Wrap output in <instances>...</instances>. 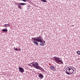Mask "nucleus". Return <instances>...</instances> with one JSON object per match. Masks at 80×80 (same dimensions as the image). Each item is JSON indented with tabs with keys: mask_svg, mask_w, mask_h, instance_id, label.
I'll list each match as a JSON object with an SVG mask.
<instances>
[{
	"mask_svg": "<svg viewBox=\"0 0 80 80\" xmlns=\"http://www.w3.org/2000/svg\"><path fill=\"white\" fill-rule=\"evenodd\" d=\"M72 26H74V25H73Z\"/></svg>",
	"mask_w": 80,
	"mask_h": 80,
	"instance_id": "nucleus-29",
	"label": "nucleus"
},
{
	"mask_svg": "<svg viewBox=\"0 0 80 80\" xmlns=\"http://www.w3.org/2000/svg\"><path fill=\"white\" fill-rule=\"evenodd\" d=\"M10 24H4L3 26V27H10Z\"/></svg>",
	"mask_w": 80,
	"mask_h": 80,
	"instance_id": "nucleus-10",
	"label": "nucleus"
},
{
	"mask_svg": "<svg viewBox=\"0 0 80 80\" xmlns=\"http://www.w3.org/2000/svg\"><path fill=\"white\" fill-rule=\"evenodd\" d=\"M69 22V21H68V22Z\"/></svg>",
	"mask_w": 80,
	"mask_h": 80,
	"instance_id": "nucleus-28",
	"label": "nucleus"
},
{
	"mask_svg": "<svg viewBox=\"0 0 80 80\" xmlns=\"http://www.w3.org/2000/svg\"><path fill=\"white\" fill-rule=\"evenodd\" d=\"M34 68L38 70H41L42 68L40 66H36Z\"/></svg>",
	"mask_w": 80,
	"mask_h": 80,
	"instance_id": "nucleus-6",
	"label": "nucleus"
},
{
	"mask_svg": "<svg viewBox=\"0 0 80 80\" xmlns=\"http://www.w3.org/2000/svg\"><path fill=\"white\" fill-rule=\"evenodd\" d=\"M77 53L78 55H80V51H77Z\"/></svg>",
	"mask_w": 80,
	"mask_h": 80,
	"instance_id": "nucleus-19",
	"label": "nucleus"
},
{
	"mask_svg": "<svg viewBox=\"0 0 80 80\" xmlns=\"http://www.w3.org/2000/svg\"><path fill=\"white\" fill-rule=\"evenodd\" d=\"M34 64H33V62H32L30 64H29V66H32L33 67V65Z\"/></svg>",
	"mask_w": 80,
	"mask_h": 80,
	"instance_id": "nucleus-16",
	"label": "nucleus"
},
{
	"mask_svg": "<svg viewBox=\"0 0 80 80\" xmlns=\"http://www.w3.org/2000/svg\"><path fill=\"white\" fill-rule=\"evenodd\" d=\"M31 65H32V64H31Z\"/></svg>",
	"mask_w": 80,
	"mask_h": 80,
	"instance_id": "nucleus-30",
	"label": "nucleus"
},
{
	"mask_svg": "<svg viewBox=\"0 0 80 80\" xmlns=\"http://www.w3.org/2000/svg\"><path fill=\"white\" fill-rule=\"evenodd\" d=\"M38 74H39V75H38V77H39V78H40L41 79L43 78L44 76L43 74H41L40 73H38Z\"/></svg>",
	"mask_w": 80,
	"mask_h": 80,
	"instance_id": "nucleus-5",
	"label": "nucleus"
},
{
	"mask_svg": "<svg viewBox=\"0 0 80 80\" xmlns=\"http://www.w3.org/2000/svg\"><path fill=\"white\" fill-rule=\"evenodd\" d=\"M39 64H38V63L37 62H36L33 65V67L34 68L36 66H38Z\"/></svg>",
	"mask_w": 80,
	"mask_h": 80,
	"instance_id": "nucleus-9",
	"label": "nucleus"
},
{
	"mask_svg": "<svg viewBox=\"0 0 80 80\" xmlns=\"http://www.w3.org/2000/svg\"><path fill=\"white\" fill-rule=\"evenodd\" d=\"M34 41H33V43H34V44H35V45H38V43L37 42V41H36V40Z\"/></svg>",
	"mask_w": 80,
	"mask_h": 80,
	"instance_id": "nucleus-13",
	"label": "nucleus"
},
{
	"mask_svg": "<svg viewBox=\"0 0 80 80\" xmlns=\"http://www.w3.org/2000/svg\"><path fill=\"white\" fill-rule=\"evenodd\" d=\"M41 43H42V46H43V45H45V44L43 42V41L42 42H41Z\"/></svg>",
	"mask_w": 80,
	"mask_h": 80,
	"instance_id": "nucleus-20",
	"label": "nucleus"
},
{
	"mask_svg": "<svg viewBox=\"0 0 80 80\" xmlns=\"http://www.w3.org/2000/svg\"><path fill=\"white\" fill-rule=\"evenodd\" d=\"M50 67L51 70H53V71H56V69H55V67H54V66H50Z\"/></svg>",
	"mask_w": 80,
	"mask_h": 80,
	"instance_id": "nucleus-7",
	"label": "nucleus"
},
{
	"mask_svg": "<svg viewBox=\"0 0 80 80\" xmlns=\"http://www.w3.org/2000/svg\"><path fill=\"white\" fill-rule=\"evenodd\" d=\"M71 70V69L70 68V67H67V68H66V71H70Z\"/></svg>",
	"mask_w": 80,
	"mask_h": 80,
	"instance_id": "nucleus-12",
	"label": "nucleus"
},
{
	"mask_svg": "<svg viewBox=\"0 0 80 80\" xmlns=\"http://www.w3.org/2000/svg\"><path fill=\"white\" fill-rule=\"evenodd\" d=\"M43 42L44 43H45V41H43Z\"/></svg>",
	"mask_w": 80,
	"mask_h": 80,
	"instance_id": "nucleus-26",
	"label": "nucleus"
},
{
	"mask_svg": "<svg viewBox=\"0 0 80 80\" xmlns=\"http://www.w3.org/2000/svg\"><path fill=\"white\" fill-rule=\"evenodd\" d=\"M33 38H32V40H35V39H33Z\"/></svg>",
	"mask_w": 80,
	"mask_h": 80,
	"instance_id": "nucleus-25",
	"label": "nucleus"
},
{
	"mask_svg": "<svg viewBox=\"0 0 80 80\" xmlns=\"http://www.w3.org/2000/svg\"><path fill=\"white\" fill-rule=\"evenodd\" d=\"M72 67H70V68L71 69V70H72V74L73 73V72H74V70H73V68Z\"/></svg>",
	"mask_w": 80,
	"mask_h": 80,
	"instance_id": "nucleus-14",
	"label": "nucleus"
},
{
	"mask_svg": "<svg viewBox=\"0 0 80 80\" xmlns=\"http://www.w3.org/2000/svg\"><path fill=\"white\" fill-rule=\"evenodd\" d=\"M18 50V51H20V50H21V49H20V48H19Z\"/></svg>",
	"mask_w": 80,
	"mask_h": 80,
	"instance_id": "nucleus-24",
	"label": "nucleus"
},
{
	"mask_svg": "<svg viewBox=\"0 0 80 80\" xmlns=\"http://www.w3.org/2000/svg\"><path fill=\"white\" fill-rule=\"evenodd\" d=\"M41 1L43 2H47V1L46 0H41Z\"/></svg>",
	"mask_w": 80,
	"mask_h": 80,
	"instance_id": "nucleus-18",
	"label": "nucleus"
},
{
	"mask_svg": "<svg viewBox=\"0 0 80 80\" xmlns=\"http://www.w3.org/2000/svg\"><path fill=\"white\" fill-rule=\"evenodd\" d=\"M18 70H19L20 73H23V72H24V69H23V68H22L21 67L19 66Z\"/></svg>",
	"mask_w": 80,
	"mask_h": 80,
	"instance_id": "nucleus-4",
	"label": "nucleus"
},
{
	"mask_svg": "<svg viewBox=\"0 0 80 80\" xmlns=\"http://www.w3.org/2000/svg\"><path fill=\"white\" fill-rule=\"evenodd\" d=\"M14 49L15 50H16V51H18V49L17 48H15V47H14Z\"/></svg>",
	"mask_w": 80,
	"mask_h": 80,
	"instance_id": "nucleus-17",
	"label": "nucleus"
},
{
	"mask_svg": "<svg viewBox=\"0 0 80 80\" xmlns=\"http://www.w3.org/2000/svg\"><path fill=\"white\" fill-rule=\"evenodd\" d=\"M72 68H73L74 70H75V71H76V68H74L73 67H72Z\"/></svg>",
	"mask_w": 80,
	"mask_h": 80,
	"instance_id": "nucleus-23",
	"label": "nucleus"
},
{
	"mask_svg": "<svg viewBox=\"0 0 80 80\" xmlns=\"http://www.w3.org/2000/svg\"><path fill=\"white\" fill-rule=\"evenodd\" d=\"M54 58V59H53V60L55 61V62L58 63V64H63V61L61 60H60V58L58 57H54L53 58Z\"/></svg>",
	"mask_w": 80,
	"mask_h": 80,
	"instance_id": "nucleus-1",
	"label": "nucleus"
},
{
	"mask_svg": "<svg viewBox=\"0 0 80 80\" xmlns=\"http://www.w3.org/2000/svg\"><path fill=\"white\" fill-rule=\"evenodd\" d=\"M40 71H42V72H44V73H45V72H46V71H45L44 70V69H43V68H42Z\"/></svg>",
	"mask_w": 80,
	"mask_h": 80,
	"instance_id": "nucleus-15",
	"label": "nucleus"
},
{
	"mask_svg": "<svg viewBox=\"0 0 80 80\" xmlns=\"http://www.w3.org/2000/svg\"><path fill=\"white\" fill-rule=\"evenodd\" d=\"M5 29H7V28H5Z\"/></svg>",
	"mask_w": 80,
	"mask_h": 80,
	"instance_id": "nucleus-27",
	"label": "nucleus"
},
{
	"mask_svg": "<svg viewBox=\"0 0 80 80\" xmlns=\"http://www.w3.org/2000/svg\"><path fill=\"white\" fill-rule=\"evenodd\" d=\"M66 73L67 75H70L72 74V71L71 72L70 71H66Z\"/></svg>",
	"mask_w": 80,
	"mask_h": 80,
	"instance_id": "nucleus-8",
	"label": "nucleus"
},
{
	"mask_svg": "<svg viewBox=\"0 0 80 80\" xmlns=\"http://www.w3.org/2000/svg\"><path fill=\"white\" fill-rule=\"evenodd\" d=\"M2 31L3 32H8V30L4 28L2 30Z\"/></svg>",
	"mask_w": 80,
	"mask_h": 80,
	"instance_id": "nucleus-11",
	"label": "nucleus"
},
{
	"mask_svg": "<svg viewBox=\"0 0 80 80\" xmlns=\"http://www.w3.org/2000/svg\"><path fill=\"white\" fill-rule=\"evenodd\" d=\"M21 0L22 1H23L24 2H26V0Z\"/></svg>",
	"mask_w": 80,
	"mask_h": 80,
	"instance_id": "nucleus-22",
	"label": "nucleus"
},
{
	"mask_svg": "<svg viewBox=\"0 0 80 80\" xmlns=\"http://www.w3.org/2000/svg\"><path fill=\"white\" fill-rule=\"evenodd\" d=\"M16 5H17L18 8H20V9H22V6H20V5H26V4L25 3H16Z\"/></svg>",
	"mask_w": 80,
	"mask_h": 80,
	"instance_id": "nucleus-3",
	"label": "nucleus"
},
{
	"mask_svg": "<svg viewBox=\"0 0 80 80\" xmlns=\"http://www.w3.org/2000/svg\"><path fill=\"white\" fill-rule=\"evenodd\" d=\"M34 39V40H32V41L33 40H36L38 42H43V38H42L41 36H39L38 37L36 38H32Z\"/></svg>",
	"mask_w": 80,
	"mask_h": 80,
	"instance_id": "nucleus-2",
	"label": "nucleus"
},
{
	"mask_svg": "<svg viewBox=\"0 0 80 80\" xmlns=\"http://www.w3.org/2000/svg\"><path fill=\"white\" fill-rule=\"evenodd\" d=\"M41 42L40 43H39V45H40V46H42V42Z\"/></svg>",
	"mask_w": 80,
	"mask_h": 80,
	"instance_id": "nucleus-21",
	"label": "nucleus"
}]
</instances>
